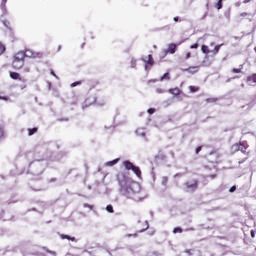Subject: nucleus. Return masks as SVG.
Wrapping results in <instances>:
<instances>
[{"mask_svg": "<svg viewBox=\"0 0 256 256\" xmlns=\"http://www.w3.org/2000/svg\"><path fill=\"white\" fill-rule=\"evenodd\" d=\"M221 46L222 44L216 45L214 46V50L212 51L214 54H216L218 53Z\"/></svg>", "mask_w": 256, "mask_h": 256, "instance_id": "obj_23", "label": "nucleus"}, {"mask_svg": "<svg viewBox=\"0 0 256 256\" xmlns=\"http://www.w3.org/2000/svg\"><path fill=\"white\" fill-rule=\"evenodd\" d=\"M184 186L187 190L194 191L197 188L198 182L196 180H194L192 182H186Z\"/></svg>", "mask_w": 256, "mask_h": 256, "instance_id": "obj_5", "label": "nucleus"}, {"mask_svg": "<svg viewBox=\"0 0 256 256\" xmlns=\"http://www.w3.org/2000/svg\"><path fill=\"white\" fill-rule=\"evenodd\" d=\"M5 50H6L5 46L4 44H2V42H0V55H1L2 54H3Z\"/></svg>", "mask_w": 256, "mask_h": 256, "instance_id": "obj_21", "label": "nucleus"}, {"mask_svg": "<svg viewBox=\"0 0 256 256\" xmlns=\"http://www.w3.org/2000/svg\"><path fill=\"white\" fill-rule=\"evenodd\" d=\"M250 13H248V12H242L240 14V16L242 17V18L246 17V16H250Z\"/></svg>", "mask_w": 256, "mask_h": 256, "instance_id": "obj_31", "label": "nucleus"}, {"mask_svg": "<svg viewBox=\"0 0 256 256\" xmlns=\"http://www.w3.org/2000/svg\"><path fill=\"white\" fill-rule=\"evenodd\" d=\"M202 149V146H199L198 147H197L196 149V154H198L200 151Z\"/></svg>", "mask_w": 256, "mask_h": 256, "instance_id": "obj_38", "label": "nucleus"}, {"mask_svg": "<svg viewBox=\"0 0 256 256\" xmlns=\"http://www.w3.org/2000/svg\"><path fill=\"white\" fill-rule=\"evenodd\" d=\"M120 174H118V180H119L120 184L121 185H122V182H121V181L120 180Z\"/></svg>", "mask_w": 256, "mask_h": 256, "instance_id": "obj_44", "label": "nucleus"}, {"mask_svg": "<svg viewBox=\"0 0 256 256\" xmlns=\"http://www.w3.org/2000/svg\"><path fill=\"white\" fill-rule=\"evenodd\" d=\"M232 72L234 73H239L241 72V68H234L232 70Z\"/></svg>", "mask_w": 256, "mask_h": 256, "instance_id": "obj_32", "label": "nucleus"}, {"mask_svg": "<svg viewBox=\"0 0 256 256\" xmlns=\"http://www.w3.org/2000/svg\"><path fill=\"white\" fill-rule=\"evenodd\" d=\"M26 88V85H25V84L20 86V88L22 90H23V89L25 88Z\"/></svg>", "mask_w": 256, "mask_h": 256, "instance_id": "obj_46", "label": "nucleus"}, {"mask_svg": "<svg viewBox=\"0 0 256 256\" xmlns=\"http://www.w3.org/2000/svg\"><path fill=\"white\" fill-rule=\"evenodd\" d=\"M130 236H136V234H132V235L130 234Z\"/></svg>", "mask_w": 256, "mask_h": 256, "instance_id": "obj_51", "label": "nucleus"}, {"mask_svg": "<svg viewBox=\"0 0 256 256\" xmlns=\"http://www.w3.org/2000/svg\"><path fill=\"white\" fill-rule=\"evenodd\" d=\"M182 232V228L180 227L175 228L173 230V232L174 234H176L177 232L181 233Z\"/></svg>", "mask_w": 256, "mask_h": 256, "instance_id": "obj_29", "label": "nucleus"}, {"mask_svg": "<svg viewBox=\"0 0 256 256\" xmlns=\"http://www.w3.org/2000/svg\"><path fill=\"white\" fill-rule=\"evenodd\" d=\"M184 71L188 72L191 74H194L198 71V66H190L187 68L184 69Z\"/></svg>", "mask_w": 256, "mask_h": 256, "instance_id": "obj_7", "label": "nucleus"}, {"mask_svg": "<svg viewBox=\"0 0 256 256\" xmlns=\"http://www.w3.org/2000/svg\"><path fill=\"white\" fill-rule=\"evenodd\" d=\"M142 224L144 226V228H142L141 230H138L139 232H142L144 231L148 227V222H147V221H144V222H142Z\"/></svg>", "mask_w": 256, "mask_h": 256, "instance_id": "obj_16", "label": "nucleus"}, {"mask_svg": "<svg viewBox=\"0 0 256 256\" xmlns=\"http://www.w3.org/2000/svg\"><path fill=\"white\" fill-rule=\"evenodd\" d=\"M30 68H24V71L25 72H30Z\"/></svg>", "mask_w": 256, "mask_h": 256, "instance_id": "obj_43", "label": "nucleus"}, {"mask_svg": "<svg viewBox=\"0 0 256 256\" xmlns=\"http://www.w3.org/2000/svg\"><path fill=\"white\" fill-rule=\"evenodd\" d=\"M2 23L6 27L8 28L9 29L11 28L10 24L9 21L7 20H3Z\"/></svg>", "mask_w": 256, "mask_h": 256, "instance_id": "obj_27", "label": "nucleus"}, {"mask_svg": "<svg viewBox=\"0 0 256 256\" xmlns=\"http://www.w3.org/2000/svg\"><path fill=\"white\" fill-rule=\"evenodd\" d=\"M84 44H82V47H83V46H84Z\"/></svg>", "mask_w": 256, "mask_h": 256, "instance_id": "obj_53", "label": "nucleus"}, {"mask_svg": "<svg viewBox=\"0 0 256 256\" xmlns=\"http://www.w3.org/2000/svg\"><path fill=\"white\" fill-rule=\"evenodd\" d=\"M168 181V178L166 176H164L162 178V185L166 186Z\"/></svg>", "mask_w": 256, "mask_h": 256, "instance_id": "obj_28", "label": "nucleus"}, {"mask_svg": "<svg viewBox=\"0 0 256 256\" xmlns=\"http://www.w3.org/2000/svg\"><path fill=\"white\" fill-rule=\"evenodd\" d=\"M99 84V82L97 80H92L90 82V88H94L96 85Z\"/></svg>", "mask_w": 256, "mask_h": 256, "instance_id": "obj_17", "label": "nucleus"}, {"mask_svg": "<svg viewBox=\"0 0 256 256\" xmlns=\"http://www.w3.org/2000/svg\"><path fill=\"white\" fill-rule=\"evenodd\" d=\"M222 0H218V2L216 4L215 7L218 9L220 10L222 7Z\"/></svg>", "mask_w": 256, "mask_h": 256, "instance_id": "obj_22", "label": "nucleus"}, {"mask_svg": "<svg viewBox=\"0 0 256 256\" xmlns=\"http://www.w3.org/2000/svg\"><path fill=\"white\" fill-rule=\"evenodd\" d=\"M201 50H202V52L205 54H208L210 52L207 46L202 45V46Z\"/></svg>", "mask_w": 256, "mask_h": 256, "instance_id": "obj_15", "label": "nucleus"}, {"mask_svg": "<svg viewBox=\"0 0 256 256\" xmlns=\"http://www.w3.org/2000/svg\"><path fill=\"white\" fill-rule=\"evenodd\" d=\"M24 60L23 51L18 52L14 56L12 67L15 70H20L24 65Z\"/></svg>", "mask_w": 256, "mask_h": 256, "instance_id": "obj_1", "label": "nucleus"}, {"mask_svg": "<svg viewBox=\"0 0 256 256\" xmlns=\"http://www.w3.org/2000/svg\"><path fill=\"white\" fill-rule=\"evenodd\" d=\"M51 74H52L54 76H56V75L54 73V72L52 70L51 72Z\"/></svg>", "mask_w": 256, "mask_h": 256, "instance_id": "obj_50", "label": "nucleus"}, {"mask_svg": "<svg viewBox=\"0 0 256 256\" xmlns=\"http://www.w3.org/2000/svg\"><path fill=\"white\" fill-rule=\"evenodd\" d=\"M176 49V45L174 44H170L168 45V48L167 50V52H170V54H174L175 52Z\"/></svg>", "mask_w": 256, "mask_h": 256, "instance_id": "obj_12", "label": "nucleus"}, {"mask_svg": "<svg viewBox=\"0 0 256 256\" xmlns=\"http://www.w3.org/2000/svg\"><path fill=\"white\" fill-rule=\"evenodd\" d=\"M250 235L252 238H254L255 236V232L254 230H250Z\"/></svg>", "mask_w": 256, "mask_h": 256, "instance_id": "obj_39", "label": "nucleus"}, {"mask_svg": "<svg viewBox=\"0 0 256 256\" xmlns=\"http://www.w3.org/2000/svg\"><path fill=\"white\" fill-rule=\"evenodd\" d=\"M123 165L127 170H132L133 172L138 178H141V171L138 166H134L132 163L128 160H124L123 162Z\"/></svg>", "mask_w": 256, "mask_h": 256, "instance_id": "obj_2", "label": "nucleus"}, {"mask_svg": "<svg viewBox=\"0 0 256 256\" xmlns=\"http://www.w3.org/2000/svg\"><path fill=\"white\" fill-rule=\"evenodd\" d=\"M168 92L174 95V96H178V94H180L182 91L180 89H179L178 88H170L168 90Z\"/></svg>", "mask_w": 256, "mask_h": 256, "instance_id": "obj_11", "label": "nucleus"}, {"mask_svg": "<svg viewBox=\"0 0 256 256\" xmlns=\"http://www.w3.org/2000/svg\"><path fill=\"white\" fill-rule=\"evenodd\" d=\"M23 54H24V58H25V57L40 58L42 56V53L34 52L30 49L26 50L24 52L23 51Z\"/></svg>", "mask_w": 256, "mask_h": 256, "instance_id": "obj_4", "label": "nucleus"}, {"mask_svg": "<svg viewBox=\"0 0 256 256\" xmlns=\"http://www.w3.org/2000/svg\"><path fill=\"white\" fill-rule=\"evenodd\" d=\"M106 210L110 213H113L114 212L112 206L110 204L106 206Z\"/></svg>", "mask_w": 256, "mask_h": 256, "instance_id": "obj_24", "label": "nucleus"}, {"mask_svg": "<svg viewBox=\"0 0 256 256\" xmlns=\"http://www.w3.org/2000/svg\"><path fill=\"white\" fill-rule=\"evenodd\" d=\"M6 2H7V0H2L1 4H0V9L2 11V16L3 15L5 16L7 14V11H6Z\"/></svg>", "mask_w": 256, "mask_h": 256, "instance_id": "obj_9", "label": "nucleus"}, {"mask_svg": "<svg viewBox=\"0 0 256 256\" xmlns=\"http://www.w3.org/2000/svg\"><path fill=\"white\" fill-rule=\"evenodd\" d=\"M118 159H115L112 161H110V162H107L106 164L108 166H113L114 164H116L118 161Z\"/></svg>", "mask_w": 256, "mask_h": 256, "instance_id": "obj_26", "label": "nucleus"}, {"mask_svg": "<svg viewBox=\"0 0 256 256\" xmlns=\"http://www.w3.org/2000/svg\"><path fill=\"white\" fill-rule=\"evenodd\" d=\"M233 147L234 148L235 150L236 151L240 150L242 153L246 154H249V152L246 151L248 145L246 142H240L238 143L234 144Z\"/></svg>", "mask_w": 256, "mask_h": 256, "instance_id": "obj_3", "label": "nucleus"}, {"mask_svg": "<svg viewBox=\"0 0 256 256\" xmlns=\"http://www.w3.org/2000/svg\"><path fill=\"white\" fill-rule=\"evenodd\" d=\"M4 135V132L2 128H0V138H1Z\"/></svg>", "mask_w": 256, "mask_h": 256, "instance_id": "obj_41", "label": "nucleus"}, {"mask_svg": "<svg viewBox=\"0 0 256 256\" xmlns=\"http://www.w3.org/2000/svg\"><path fill=\"white\" fill-rule=\"evenodd\" d=\"M144 62L148 65L152 66L154 64V62L152 54H148L147 58L144 60Z\"/></svg>", "mask_w": 256, "mask_h": 256, "instance_id": "obj_10", "label": "nucleus"}, {"mask_svg": "<svg viewBox=\"0 0 256 256\" xmlns=\"http://www.w3.org/2000/svg\"><path fill=\"white\" fill-rule=\"evenodd\" d=\"M81 84V81H78V82H75L73 83H72L70 85L72 87L76 86L80 84Z\"/></svg>", "mask_w": 256, "mask_h": 256, "instance_id": "obj_33", "label": "nucleus"}, {"mask_svg": "<svg viewBox=\"0 0 256 256\" xmlns=\"http://www.w3.org/2000/svg\"><path fill=\"white\" fill-rule=\"evenodd\" d=\"M174 21H175V22H178V17H174Z\"/></svg>", "mask_w": 256, "mask_h": 256, "instance_id": "obj_48", "label": "nucleus"}, {"mask_svg": "<svg viewBox=\"0 0 256 256\" xmlns=\"http://www.w3.org/2000/svg\"><path fill=\"white\" fill-rule=\"evenodd\" d=\"M246 82L250 84L256 83V73L252 74L247 76Z\"/></svg>", "mask_w": 256, "mask_h": 256, "instance_id": "obj_8", "label": "nucleus"}, {"mask_svg": "<svg viewBox=\"0 0 256 256\" xmlns=\"http://www.w3.org/2000/svg\"><path fill=\"white\" fill-rule=\"evenodd\" d=\"M136 66V60L134 59V58H132L130 60V66L132 68H134Z\"/></svg>", "mask_w": 256, "mask_h": 256, "instance_id": "obj_30", "label": "nucleus"}, {"mask_svg": "<svg viewBox=\"0 0 256 256\" xmlns=\"http://www.w3.org/2000/svg\"><path fill=\"white\" fill-rule=\"evenodd\" d=\"M10 76L12 79L14 80H19L24 82L26 81L25 79L22 78L21 77L20 75L18 73L16 72H10Z\"/></svg>", "mask_w": 256, "mask_h": 256, "instance_id": "obj_6", "label": "nucleus"}, {"mask_svg": "<svg viewBox=\"0 0 256 256\" xmlns=\"http://www.w3.org/2000/svg\"><path fill=\"white\" fill-rule=\"evenodd\" d=\"M250 1H251V0H244L243 2L244 3V4H246V3H248V2H250Z\"/></svg>", "mask_w": 256, "mask_h": 256, "instance_id": "obj_47", "label": "nucleus"}, {"mask_svg": "<svg viewBox=\"0 0 256 256\" xmlns=\"http://www.w3.org/2000/svg\"><path fill=\"white\" fill-rule=\"evenodd\" d=\"M0 100H8V97L6 96H0Z\"/></svg>", "mask_w": 256, "mask_h": 256, "instance_id": "obj_37", "label": "nucleus"}, {"mask_svg": "<svg viewBox=\"0 0 256 256\" xmlns=\"http://www.w3.org/2000/svg\"><path fill=\"white\" fill-rule=\"evenodd\" d=\"M190 56V52H188L186 54V58H188Z\"/></svg>", "mask_w": 256, "mask_h": 256, "instance_id": "obj_42", "label": "nucleus"}, {"mask_svg": "<svg viewBox=\"0 0 256 256\" xmlns=\"http://www.w3.org/2000/svg\"><path fill=\"white\" fill-rule=\"evenodd\" d=\"M170 78L169 74L168 72L165 73L160 78V80H162L164 79L169 80Z\"/></svg>", "mask_w": 256, "mask_h": 256, "instance_id": "obj_25", "label": "nucleus"}, {"mask_svg": "<svg viewBox=\"0 0 256 256\" xmlns=\"http://www.w3.org/2000/svg\"><path fill=\"white\" fill-rule=\"evenodd\" d=\"M188 88L192 92H196L198 91L200 89L198 87L193 86H189Z\"/></svg>", "mask_w": 256, "mask_h": 256, "instance_id": "obj_18", "label": "nucleus"}, {"mask_svg": "<svg viewBox=\"0 0 256 256\" xmlns=\"http://www.w3.org/2000/svg\"><path fill=\"white\" fill-rule=\"evenodd\" d=\"M196 252H197V253H198V255L200 254V252L199 251L196 252L194 250H184V252L188 254L189 256H191L192 254H194Z\"/></svg>", "mask_w": 256, "mask_h": 256, "instance_id": "obj_14", "label": "nucleus"}, {"mask_svg": "<svg viewBox=\"0 0 256 256\" xmlns=\"http://www.w3.org/2000/svg\"><path fill=\"white\" fill-rule=\"evenodd\" d=\"M84 207H86V208H89L90 209V210H92L93 207H94V206H92V205H90V204H84Z\"/></svg>", "mask_w": 256, "mask_h": 256, "instance_id": "obj_34", "label": "nucleus"}, {"mask_svg": "<svg viewBox=\"0 0 256 256\" xmlns=\"http://www.w3.org/2000/svg\"><path fill=\"white\" fill-rule=\"evenodd\" d=\"M209 176L210 177L212 178H214L216 177V174H211Z\"/></svg>", "mask_w": 256, "mask_h": 256, "instance_id": "obj_45", "label": "nucleus"}, {"mask_svg": "<svg viewBox=\"0 0 256 256\" xmlns=\"http://www.w3.org/2000/svg\"><path fill=\"white\" fill-rule=\"evenodd\" d=\"M255 250L256 251V248H255Z\"/></svg>", "mask_w": 256, "mask_h": 256, "instance_id": "obj_54", "label": "nucleus"}, {"mask_svg": "<svg viewBox=\"0 0 256 256\" xmlns=\"http://www.w3.org/2000/svg\"><path fill=\"white\" fill-rule=\"evenodd\" d=\"M157 92H159V93H162V90H161V89H158V90H157Z\"/></svg>", "mask_w": 256, "mask_h": 256, "instance_id": "obj_49", "label": "nucleus"}, {"mask_svg": "<svg viewBox=\"0 0 256 256\" xmlns=\"http://www.w3.org/2000/svg\"><path fill=\"white\" fill-rule=\"evenodd\" d=\"M154 112V108H149L148 110V113H149L150 114H153Z\"/></svg>", "mask_w": 256, "mask_h": 256, "instance_id": "obj_40", "label": "nucleus"}, {"mask_svg": "<svg viewBox=\"0 0 256 256\" xmlns=\"http://www.w3.org/2000/svg\"><path fill=\"white\" fill-rule=\"evenodd\" d=\"M88 106V104H86L85 106H83V108H84V106Z\"/></svg>", "mask_w": 256, "mask_h": 256, "instance_id": "obj_52", "label": "nucleus"}, {"mask_svg": "<svg viewBox=\"0 0 256 256\" xmlns=\"http://www.w3.org/2000/svg\"><path fill=\"white\" fill-rule=\"evenodd\" d=\"M218 99L214 98H208L206 100V102L214 103L217 101Z\"/></svg>", "mask_w": 256, "mask_h": 256, "instance_id": "obj_20", "label": "nucleus"}, {"mask_svg": "<svg viewBox=\"0 0 256 256\" xmlns=\"http://www.w3.org/2000/svg\"><path fill=\"white\" fill-rule=\"evenodd\" d=\"M60 238L62 239H67L68 240H70L72 242H74L76 240V239L74 237H71L68 235H65V234H60Z\"/></svg>", "mask_w": 256, "mask_h": 256, "instance_id": "obj_13", "label": "nucleus"}, {"mask_svg": "<svg viewBox=\"0 0 256 256\" xmlns=\"http://www.w3.org/2000/svg\"><path fill=\"white\" fill-rule=\"evenodd\" d=\"M198 44L196 43V44H194L191 45L190 48H198Z\"/></svg>", "mask_w": 256, "mask_h": 256, "instance_id": "obj_35", "label": "nucleus"}, {"mask_svg": "<svg viewBox=\"0 0 256 256\" xmlns=\"http://www.w3.org/2000/svg\"><path fill=\"white\" fill-rule=\"evenodd\" d=\"M236 186H234L230 188L229 192H232L236 190Z\"/></svg>", "mask_w": 256, "mask_h": 256, "instance_id": "obj_36", "label": "nucleus"}, {"mask_svg": "<svg viewBox=\"0 0 256 256\" xmlns=\"http://www.w3.org/2000/svg\"><path fill=\"white\" fill-rule=\"evenodd\" d=\"M28 136H32L34 133L38 131V128H28Z\"/></svg>", "mask_w": 256, "mask_h": 256, "instance_id": "obj_19", "label": "nucleus"}]
</instances>
